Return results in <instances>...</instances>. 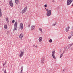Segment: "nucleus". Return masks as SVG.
I'll return each instance as SVG.
<instances>
[{
  "label": "nucleus",
  "mask_w": 73,
  "mask_h": 73,
  "mask_svg": "<svg viewBox=\"0 0 73 73\" xmlns=\"http://www.w3.org/2000/svg\"><path fill=\"white\" fill-rule=\"evenodd\" d=\"M46 11H47V13H46V15L48 17H49V16H50V15H51V12L52 10H49L48 9H46Z\"/></svg>",
  "instance_id": "obj_1"
},
{
  "label": "nucleus",
  "mask_w": 73,
  "mask_h": 73,
  "mask_svg": "<svg viewBox=\"0 0 73 73\" xmlns=\"http://www.w3.org/2000/svg\"><path fill=\"white\" fill-rule=\"evenodd\" d=\"M17 22L16 21L15 22L14 25L13 31H15V30L16 31H17Z\"/></svg>",
  "instance_id": "obj_2"
},
{
  "label": "nucleus",
  "mask_w": 73,
  "mask_h": 73,
  "mask_svg": "<svg viewBox=\"0 0 73 73\" xmlns=\"http://www.w3.org/2000/svg\"><path fill=\"white\" fill-rule=\"evenodd\" d=\"M28 9V7L27 6H26V7H25V8L23 9L22 11V14L23 13H24L25 12H26V11Z\"/></svg>",
  "instance_id": "obj_3"
},
{
  "label": "nucleus",
  "mask_w": 73,
  "mask_h": 73,
  "mask_svg": "<svg viewBox=\"0 0 73 73\" xmlns=\"http://www.w3.org/2000/svg\"><path fill=\"white\" fill-rule=\"evenodd\" d=\"M73 1V0H67V5H69Z\"/></svg>",
  "instance_id": "obj_4"
},
{
  "label": "nucleus",
  "mask_w": 73,
  "mask_h": 73,
  "mask_svg": "<svg viewBox=\"0 0 73 73\" xmlns=\"http://www.w3.org/2000/svg\"><path fill=\"white\" fill-rule=\"evenodd\" d=\"M55 53V51L54 50L52 52V56L53 58L55 60L56 59V58L55 57V56L54 54Z\"/></svg>",
  "instance_id": "obj_5"
},
{
  "label": "nucleus",
  "mask_w": 73,
  "mask_h": 73,
  "mask_svg": "<svg viewBox=\"0 0 73 73\" xmlns=\"http://www.w3.org/2000/svg\"><path fill=\"white\" fill-rule=\"evenodd\" d=\"M21 53L19 54V57H21L23 56L24 54V51H20Z\"/></svg>",
  "instance_id": "obj_6"
},
{
  "label": "nucleus",
  "mask_w": 73,
  "mask_h": 73,
  "mask_svg": "<svg viewBox=\"0 0 73 73\" xmlns=\"http://www.w3.org/2000/svg\"><path fill=\"white\" fill-rule=\"evenodd\" d=\"M9 5H10L11 7H13V3H12V0L10 1L9 3Z\"/></svg>",
  "instance_id": "obj_7"
},
{
  "label": "nucleus",
  "mask_w": 73,
  "mask_h": 73,
  "mask_svg": "<svg viewBox=\"0 0 73 73\" xmlns=\"http://www.w3.org/2000/svg\"><path fill=\"white\" fill-rule=\"evenodd\" d=\"M24 26L23 25V24L22 23H21L20 25V28H21V30H23V27Z\"/></svg>",
  "instance_id": "obj_8"
},
{
  "label": "nucleus",
  "mask_w": 73,
  "mask_h": 73,
  "mask_svg": "<svg viewBox=\"0 0 73 73\" xmlns=\"http://www.w3.org/2000/svg\"><path fill=\"white\" fill-rule=\"evenodd\" d=\"M44 58H44V57H43L42 58L41 61V63H42V64H44V60H45Z\"/></svg>",
  "instance_id": "obj_9"
},
{
  "label": "nucleus",
  "mask_w": 73,
  "mask_h": 73,
  "mask_svg": "<svg viewBox=\"0 0 73 73\" xmlns=\"http://www.w3.org/2000/svg\"><path fill=\"white\" fill-rule=\"evenodd\" d=\"M69 28H70V27H68L66 28L65 30L66 32H68L69 31Z\"/></svg>",
  "instance_id": "obj_10"
},
{
  "label": "nucleus",
  "mask_w": 73,
  "mask_h": 73,
  "mask_svg": "<svg viewBox=\"0 0 73 73\" xmlns=\"http://www.w3.org/2000/svg\"><path fill=\"white\" fill-rule=\"evenodd\" d=\"M23 37V35L22 33H21L19 35V38L22 40V38Z\"/></svg>",
  "instance_id": "obj_11"
},
{
  "label": "nucleus",
  "mask_w": 73,
  "mask_h": 73,
  "mask_svg": "<svg viewBox=\"0 0 73 73\" xmlns=\"http://www.w3.org/2000/svg\"><path fill=\"white\" fill-rule=\"evenodd\" d=\"M42 37H40L38 39V40L39 42H41L42 41Z\"/></svg>",
  "instance_id": "obj_12"
},
{
  "label": "nucleus",
  "mask_w": 73,
  "mask_h": 73,
  "mask_svg": "<svg viewBox=\"0 0 73 73\" xmlns=\"http://www.w3.org/2000/svg\"><path fill=\"white\" fill-rule=\"evenodd\" d=\"M19 0H15V3L16 4H19Z\"/></svg>",
  "instance_id": "obj_13"
},
{
  "label": "nucleus",
  "mask_w": 73,
  "mask_h": 73,
  "mask_svg": "<svg viewBox=\"0 0 73 73\" xmlns=\"http://www.w3.org/2000/svg\"><path fill=\"white\" fill-rule=\"evenodd\" d=\"M35 28V26L34 25H32L31 26V30H33L34 28Z\"/></svg>",
  "instance_id": "obj_14"
},
{
  "label": "nucleus",
  "mask_w": 73,
  "mask_h": 73,
  "mask_svg": "<svg viewBox=\"0 0 73 73\" xmlns=\"http://www.w3.org/2000/svg\"><path fill=\"white\" fill-rule=\"evenodd\" d=\"M8 17H6L5 18V20H6L7 23H8V22H9V21H8Z\"/></svg>",
  "instance_id": "obj_15"
},
{
  "label": "nucleus",
  "mask_w": 73,
  "mask_h": 73,
  "mask_svg": "<svg viewBox=\"0 0 73 73\" xmlns=\"http://www.w3.org/2000/svg\"><path fill=\"white\" fill-rule=\"evenodd\" d=\"M4 28L5 29H7V25H4Z\"/></svg>",
  "instance_id": "obj_16"
},
{
  "label": "nucleus",
  "mask_w": 73,
  "mask_h": 73,
  "mask_svg": "<svg viewBox=\"0 0 73 73\" xmlns=\"http://www.w3.org/2000/svg\"><path fill=\"white\" fill-rule=\"evenodd\" d=\"M1 9L0 8V18L1 17L2 14H1Z\"/></svg>",
  "instance_id": "obj_17"
},
{
  "label": "nucleus",
  "mask_w": 73,
  "mask_h": 73,
  "mask_svg": "<svg viewBox=\"0 0 73 73\" xmlns=\"http://www.w3.org/2000/svg\"><path fill=\"white\" fill-rule=\"evenodd\" d=\"M56 24H57V23L55 22L52 25V26L53 27L54 26H55L56 25Z\"/></svg>",
  "instance_id": "obj_18"
},
{
  "label": "nucleus",
  "mask_w": 73,
  "mask_h": 73,
  "mask_svg": "<svg viewBox=\"0 0 73 73\" xmlns=\"http://www.w3.org/2000/svg\"><path fill=\"white\" fill-rule=\"evenodd\" d=\"M63 54H63V53H62L60 55V58H61L62 57Z\"/></svg>",
  "instance_id": "obj_19"
},
{
  "label": "nucleus",
  "mask_w": 73,
  "mask_h": 73,
  "mask_svg": "<svg viewBox=\"0 0 73 73\" xmlns=\"http://www.w3.org/2000/svg\"><path fill=\"white\" fill-rule=\"evenodd\" d=\"M70 33H71V36H73V31H72Z\"/></svg>",
  "instance_id": "obj_20"
},
{
  "label": "nucleus",
  "mask_w": 73,
  "mask_h": 73,
  "mask_svg": "<svg viewBox=\"0 0 73 73\" xmlns=\"http://www.w3.org/2000/svg\"><path fill=\"white\" fill-rule=\"evenodd\" d=\"M39 31H40L41 32H42V29L39 28Z\"/></svg>",
  "instance_id": "obj_21"
},
{
  "label": "nucleus",
  "mask_w": 73,
  "mask_h": 73,
  "mask_svg": "<svg viewBox=\"0 0 73 73\" xmlns=\"http://www.w3.org/2000/svg\"><path fill=\"white\" fill-rule=\"evenodd\" d=\"M72 45H73V43L69 44L68 45V46H72Z\"/></svg>",
  "instance_id": "obj_22"
},
{
  "label": "nucleus",
  "mask_w": 73,
  "mask_h": 73,
  "mask_svg": "<svg viewBox=\"0 0 73 73\" xmlns=\"http://www.w3.org/2000/svg\"><path fill=\"white\" fill-rule=\"evenodd\" d=\"M49 42H52V39H50L49 41Z\"/></svg>",
  "instance_id": "obj_23"
},
{
  "label": "nucleus",
  "mask_w": 73,
  "mask_h": 73,
  "mask_svg": "<svg viewBox=\"0 0 73 73\" xmlns=\"http://www.w3.org/2000/svg\"><path fill=\"white\" fill-rule=\"evenodd\" d=\"M5 64H6V62H5L3 64V66H4V65H5Z\"/></svg>",
  "instance_id": "obj_24"
},
{
  "label": "nucleus",
  "mask_w": 73,
  "mask_h": 73,
  "mask_svg": "<svg viewBox=\"0 0 73 73\" xmlns=\"http://www.w3.org/2000/svg\"><path fill=\"white\" fill-rule=\"evenodd\" d=\"M71 38V36H69L68 37V39H70Z\"/></svg>",
  "instance_id": "obj_25"
},
{
  "label": "nucleus",
  "mask_w": 73,
  "mask_h": 73,
  "mask_svg": "<svg viewBox=\"0 0 73 73\" xmlns=\"http://www.w3.org/2000/svg\"><path fill=\"white\" fill-rule=\"evenodd\" d=\"M23 67L22 66L21 67V71H22L23 70Z\"/></svg>",
  "instance_id": "obj_26"
},
{
  "label": "nucleus",
  "mask_w": 73,
  "mask_h": 73,
  "mask_svg": "<svg viewBox=\"0 0 73 73\" xmlns=\"http://www.w3.org/2000/svg\"><path fill=\"white\" fill-rule=\"evenodd\" d=\"M12 23H15V20H13L12 21Z\"/></svg>",
  "instance_id": "obj_27"
},
{
  "label": "nucleus",
  "mask_w": 73,
  "mask_h": 73,
  "mask_svg": "<svg viewBox=\"0 0 73 73\" xmlns=\"http://www.w3.org/2000/svg\"><path fill=\"white\" fill-rule=\"evenodd\" d=\"M44 7H47V5L46 4L45 5H44Z\"/></svg>",
  "instance_id": "obj_28"
},
{
  "label": "nucleus",
  "mask_w": 73,
  "mask_h": 73,
  "mask_svg": "<svg viewBox=\"0 0 73 73\" xmlns=\"http://www.w3.org/2000/svg\"><path fill=\"white\" fill-rule=\"evenodd\" d=\"M67 49V47H65L64 48V50H66Z\"/></svg>",
  "instance_id": "obj_29"
},
{
  "label": "nucleus",
  "mask_w": 73,
  "mask_h": 73,
  "mask_svg": "<svg viewBox=\"0 0 73 73\" xmlns=\"http://www.w3.org/2000/svg\"><path fill=\"white\" fill-rule=\"evenodd\" d=\"M4 73H7V71H6V70H5Z\"/></svg>",
  "instance_id": "obj_30"
},
{
  "label": "nucleus",
  "mask_w": 73,
  "mask_h": 73,
  "mask_svg": "<svg viewBox=\"0 0 73 73\" xmlns=\"http://www.w3.org/2000/svg\"><path fill=\"white\" fill-rule=\"evenodd\" d=\"M31 26V25H29L28 26V27H30V26Z\"/></svg>",
  "instance_id": "obj_31"
},
{
  "label": "nucleus",
  "mask_w": 73,
  "mask_h": 73,
  "mask_svg": "<svg viewBox=\"0 0 73 73\" xmlns=\"http://www.w3.org/2000/svg\"><path fill=\"white\" fill-rule=\"evenodd\" d=\"M65 51H63V52L62 53H63V54H64V53H65Z\"/></svg>",
  "instance_id": "obj_32"
},
{
  "label": "nucleus",
  "mask_w": 73,
  "mask_h": 73,
  "mask_svg": "<svg viewBox=\"0 0 73 73\" xmlns=\"http://www.w3.org/2000/svg\"><path fill=\"white\" fill-rule=\"evenodd\" d=\"M71 6H72V7H73V3L72 4Z\"/></svg>",
  "instance_id": "obj_33"
},
{
  "label": "nucleus",
  "mask_w": 73,
  "mask_h": 73,
  "mask_svg": "<svg viewBox=\"0 0 73 73\" xmlns=\"http://www.w3.org/2000/svg\"><path fill=\"white\" fill-rule=\"evenodd\" d=\"M7 35H8V31L7 32Z\"/></svg>",
  "instance_id": "obj_34"
},
{
  "label": "nucleus",
  "mask_w": 73,
  "mask_h": 73,
  "mask_svg": "<svg viewBox=\"0 0 73 73\" xmlns=\"http://www.w3.org/2000/svg\"><path fill=\"white\" fill-rule=\"evenodd\" d=\"M36 48H37V45H36L35 46Z\"/></svg>",
  "instance_id": "obj_35"
},
{
  "label": "nucleus",
  "mask_w": 73,
  "mask_h": 73,
  "mask_svg": "<svg viewBox=\"0 0 73 73\" xmlns=\"http://www.w3.org/2000/svg\"><path fill=\"white\" fill-rule=\"evenodd\" d=\"M52 2H53V3H54V0Z\"/></svg>",
  "instance_id": "obj_36"
},
{
  "label": "nucleus",
  "mask_w": 73,
  "mask_h": 73,
  "mask_svg": "<svg viewBox=\"0 0 73 73\" xmlns=\"http://www.w3.org/2000/svg\"><path fill=\"white\" fill-rule=\"evenodd\" d=\"M21 73H23V72H22V71H21Z\"/></svg>",
  "instance_id": "obj_37"
},
{
  "label": "nucleus",
  "mask_w": 73,
  "mask_h": 73,
  "mask_svg": "<svg viewBox=\"0 0 73 73\" xmlns=\"http://www.w3.org/2000/svg\"><path fill=\"white\" fill-rule=\"evenodd\" d=\"M72 29H73V26H72Z\"/></svg>",
  "instance_id": "obj_38"
},
{
  "label": "nucleus",
  "mask_w": 73,
  "mask_h": 73,
  "mask_svg": "<svg viewBox=\"0 0 73 73\" xmlns=\"http://www.w3.org/2000/svg\"><path fill=\"white\" fill-rule=\"evenodd\" d=\"M35 44H34L33 45V46L34 47L35 46Z\"/></svg>",
  "instance_id": "obj_39"
},
{
  "label": "nucleus",
  "mask_w": 73,
  "mask_h": 73,
  "mask_svg": "<svg viewBox=\"0 0 73 73\" xmlns=\"http://www.w3.org/2000/svg\"><path fill=\"white\" fill-rule=\"evenodd\" d=\"M45 9H46V7L45 8Z\"/></svg>",
  "instance_id": "obj_40"
},
{
  "label": "nucleus",
  "mask_w": 73,
  "mask_h": 73,
  "mask_svg": "<svg viewBox=\"0 0 73 73\" xmlns=\"http://www.w3.org/2000/svg\"><path fill=\"white\" fill-rule=\"evenodd\" d=\"M72 13H73V11H72Z\"/></svg>",
  "instance_id": "obj_41"
}]
</instances>
